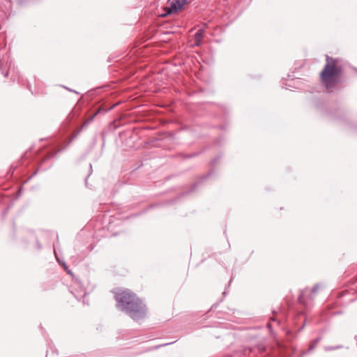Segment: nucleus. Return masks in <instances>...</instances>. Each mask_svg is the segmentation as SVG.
I'll return each mask as SVG.
<instances>
[{"instance_id": "nucleus-2", "label": "nucleus", "mask_w": 357, "mask_h": 357, "mask_svg": "<svg viewBox=\"0 0 357 357\" xmlns=\"http://www.w3.org/2000/svg\"><path fill=\"white\" fill-rule=\"evenodd\" d=\"M326 63L321 72V81L327 90H331L339 82L342 66L339 59L326 56Z\"/></svg>"}, {"instance_id": "nucleus-7", "label": "nucleus", "mask_w": 357, "mask_h": 357, "mask_svg": "<svg viewBox=\"0 0 357 357\" xmlns=\"http://www.w3.org/2000/svg\"><path fill=\"white\" fill-rule=\"evenodd\" d=\"M319 341V339H317L314 340L309 346L308 351H312L317 345L318 342Z\"/></svg>"}, {"instance_id": "nucleus-11", "label": "nucleus", "mask_w": 357, "mask_h": 357, "mask_svg": "<svg viewBox=\"0 0 357 357\" xmlns=\"http://www.w3.org/2000/svg\"><path fill=\"white\" fill-rule=\"evenodd\" d=\"M267 326H268V328H271V324H270V323H268V324H267Z\"/></svg>"}, {"instance_id": "nucleus-12", "label": "nucleus", "mask_w": 357, "mask_h": 357, "mask_svg": "<svg viewBox=\"0 0 357 357\" xmlns=\"http://www.w3.org/2000/svg\"><path fill=\"white\" fill-rule=\"evenodd\" d=\"M77 288H80V287H80V284H77Z\"/></svg>"}, {"instance_id": "nucleus-3", "label": "nucleus", "mask_w": 357, "mask_h": 357, "mask_svg": "<svg viewBox=\"0 0 357 357\" xmlns=\"http://www.w3.org/2000/svg\"><path fill=\"white\" fill-rule=\"evenodd\" d=\"M188 2V0H168L167 6L165 8L166 13L162 16L176 13L178 10L183 9Z\"/></svg>"}, {"instance_id": "nucleus-1", "label": "nucleus", "mask_w": 357, "mask_h": 357, "mask_svg": "<svg viewBox=\"0 0 357 357\" xmlns=\"http://www.w3.org/2000/svg\"><path fill=\"white\" fill-rule=\"evenodd\" d=\"M117 306L131 319L139 321L146 314V307L142 300L130 289H119L114 293Z\"/></svg>"}, {"instance_id": "nucleus-8", "label": "nucleus", "mask_w": 357, "mask_h": 357, "mask_svg": "<svg viewBox=\"0 0 357 357\" xmlns=\"http://www.w3.org/2000/svg\"><path fill=\"white\" fill-rule=\"evenodd\" d=\"M342 346H337V347H325V351H332V350H334V349H340L341 348Z\"/></svg>"}, {"instance_id": "nucleus-4", "label": "nucleus", "mask_w": 357, "mask_h": 357, "mask_svg": "<svg viewBox=\"0 0 357 357\" xmlns=\"http://www.w3.org/2000/svg\"><path fill=\"white\" fill-rule=\"evenodd\" d=\"M10 65L8 59L3 57L0 59V73H1L5 77H8L9 75Z\"/></svg>"}, {"instance_id": "nucleus-5", "label": "nucleus", "mask_w": 357, "mask_h": 357, "mask_svg": "<svg viewBox=\"0 0 357 357\" xmlns=\"http://www.w3.org/2000/svg\"><path fill=\"white\" fill-rule=\"evenodd\" d=\"M204 38V29H199L195 35V45L199 46Z\"/></svg>"}, {"instance_id": "nucleus-10", "label": "nucleus", "mask_w": 357, "mask_h": 357, "mask_svg": "<svg viewBox=\"0 0 357 357\" xmlns=\"http://www.w3.org/2000/svg\"><path fill=\"white\" fill-rule=\"evenodd\" d=\"M74 294H75V296H76L77 297H82V296H85V295H86V291H85L84 289H83V290L82 291V294H78V293H77L76 291H75V292H74Z\"/></svg>"}, {"instance_id": "nucleus-9", "label": "nucleus", "mask_w": 357, "mask_h": 357, "mask_svg": "<svg viewBox=\"0 0 357 357\" xmlns=\"http://www.w3.org/2000/svg\"><path fill=\"white\" fill-rule=\"evenodd\" d=\"M319 285L318 284H315V285L312 287V289H311L312 293L314 294L317 291V290L319 289Z\"/></svg>"}, {"instance_id": "nucleus-6", "label": "nucleus", "mask_w": 357, "mask_h": 357, "mask_svg": "<svg viewBox=\"0 0 357 357\" xmlns=\"http://www.w3.org/2000/svg\"><path fill=\"white\" fill-rule=\"evenodd\" d=\"M308 290L306 289L304 291H302L301 294L300 295L298 298V301L301 303H305V296L307 294Z\"/></svg>"}]
</instances>
